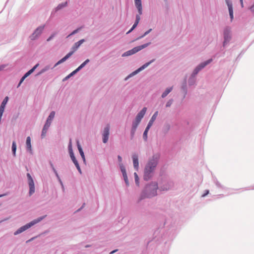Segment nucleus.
Wrapping results in <instances>:
<instances>
[{
  "label": "nucleus",
  "mask_w": 254,
  "mask_h": 254,
  "mask_svg": "<svg viewBox=\"0 0 254 254\" xmlns=\"http://www.w3.org/2000/svg\"><path fill=\"white\" fill-rule=\"evenodd\" d=\"M134 3L136 8L138 9L139 14L136 15L135 23L133 25L131 28L127 32V34H128L130 32H131L137 26L140 19V15L142 14V8L141 0H134Z\"/></svg>",
  "instance_id": "20e7f679"
},
{
  "label": "nucleus",
  "mask_w": 254,
  "mask_h": 254,
  "mask_svg": "<svg viewBox=\"0 0 254 254\" xmlns=\"http://www.w3.org/2000/svg\"><path fill=\"white\" fill-rule=\"evenodd\" d=\"M39 64H36L33 68H32L30 70H29L27 72H26L24 75L21 78L20 81L18 84V87H19L22 82L24 81V80L30 74H31L35 69L39 66Z\"/></svg>",
  "instance_id": "1a4fd4ad"
},
{
  "label": "nucleus",
  "mask_w": 254,
  "mask_h": 254,
  "mask_svg": "<svg viewBox=\"0 0 254 254\" xmlns=\"http://www.w3.org/2000/svg\"><path fill=\"white\" fill-rule=\"evenodd\" d=\"M32 239H33V238L32 239ZM31 240H31H28V241H27V242H26L27 243V242H28L29 241H30Z\"/></svg>",
  "instance_id": "09e8293b"
},
{
  "label": "nucleus",
  "mask_w": 254,
  "mask_h": 254,
  "mask_svg": "<svg viewBox=\"0 0 254 254\" xmlns=\"http://www.w3.org/2000/svg\"><path fill=\"white\" fill-rule=\"evenodd\" d=\"M84 42V39H81L78 42L75 43L73 47H72V51L68 53L65 56H64L61 60L59 61L56 64L55 66L65 62L67 59H68L78 48V47Z\"/></svg>",
  "instance_id": "7ed1b4c3"
},
{
  "label": "nucleus",
  "mask_w": 254,
  "mask_h": 254,
  "mask_svg": "<svg viewBox=\"0 0 254 254\" xmlns=\"http://www.w3.org/2000/svg\"><path fill=\"white\" fill-rule=\"evenodd\" d=\"M44 26H43L37 28L34 33L30 36V38L31 40H35L41 34L43 30L44 29Z\"/></svg>",
  "instance_id": "0eeeda50"
},
{
  "label": "nucleus",
  "mask_w": 254,
  "mask_h": 254,
  "mask_svg": "<svg viewBox=\"0 0 254 254\" xmlns=\"http://www.w3.org/2000/svg\"><path fill=\"white\" fill-rule=\"evenodd\" d=\"M85 65H86V64H85L83 62L79 66H78L76 68V70H79L80 69H81L82 67H83Z\"/></svg>",
  "instance_id": "72a5a7b5"
},
{
  "label": "nucleus",
  "mask_w": 254,
  "mask_h": 254,
  "mask_svg": "<svg viewBox=\"0 0 254 254\" xmlns=\"http://www.w3.org/2000/svg\"><path fill=\"white\" fill-rule=\"evenodd\" d=\"M28 184L29 187L34 186V183L33 179L28 180Z\"/></svg>",
  "instance_id": "473e14b6"
},
{
  "label": "nucleus",
  "mask_w": 254,
  "mask_h": 254,
  "mask_svg": "<svg viewBox=\"0 0 254 254\" xmlns=\"http://www.w3.org/2000/svg\"><path fill=\"white\" fill-rule=\"evenodd\" d=\"M16 150V142L15 141H13L12 145V151L14 156L15 155Z\"/></svg>",
  "instance_id": "a878e982"
},
{
  "label": "nucleus",
  "mask_w": 254,
  "mask_h": 254,
  "mask_svg": "<svg viewBox=\"0 0 254 254\" xmlns=\"http://www.w3.org/2000/svg\"><path fill=\"white\" fill-rule=\"evenodd\" d=\"M132 160L133 163L134 168L138 170V155L136 154H134L132 155Z\"/></svg>",
  "instance_id": "4468645a"
},
{
  "label": "nucleus",
  "mask_w": 254,
  "mask_h": 254,
  "mask_svg": "<svg viewBox=\"0 0 254 254\" xmlns=\"http://www.w3.org/2000/svg\"><path fill=\"white\" fill-rule=\"evenodd\" d=\"M109 135V126H107L104 128L103 133V142L106 143L108 140Z\"/></svg>",
  "instance_id": "9d476101"
},
{
  "label": "nucleus",
  "mask_w": 254,
  "mask_h": 254,
  "mask_svg": "<svg viewBox=\"0 0 254 254\" xmlns=\"http://www.w3.org/2000/svg\"><path fill=\"white\" fill-rule=\"evenodd\" d=\"M8 100V97L7 96L5 97L3 101L1 103V104L0 107V109L1 110L4 111L5 106Z\"/></svg>",
  "instance_id": "aec40b11"
},
{
  "label": "nucleus",
  "mask_w": 254,
  "mask_h": 254,
  "mask_svg": "<svg viewBox=\"0 0 254 254\" xmlns=\"http://www.w3.org/2000/svg\"><path fill=\"white\" fill-rule=\"evenodd\" d=\"M70 35H71L70 34L68 36H67V37H69V36H70Z\"/></svg>",
  "instance_id": "3c124183"
},
{
  "label": "nucleus",
  "mask_w": 254,
  "mask_h": 254,
  "mask_svg": "<svg viewBox=\"0 0 254 254\" xmlns=\"http://www.w3.org/2000/svg\"><path fill=\"white\" fill-rule=\"evenodd\" d=\"M1 67H0V70H1Z\"/></svg>",
  "instance_id": "603ef678"
},
{
  "label": "nucleus",
  "mask_w": 254,
  "mask_h": 254,
  "mask_svg": "<svg viewBox=\"0 0 254 254\" xmlns=\"http://www.w3.org/2000/svg\"><path fill=\"white\" fill-rule=\"evenodd\" d=\"M151 30H152L151 29H150L148 31H146L144 33V34L143 36H142L141 37H143V36H144L146 35L147 34H148V33H149L151 31Z\"/></svg>",
  "instance_id": "4c0bfd02"
},
{
  "label": "nucleus",
  "mask_w": 254,
  "mask_h": 254,
  "mask_svg": "<svg viewBox=\"0 0 254 254\" xmlns=\"http://www.w3.org/2000/svg\"><path fill=\"white\" fill-rule=\"evenodd\" d=\"M230 39V36L229 35V33H227L226 31L224 33V41L223 45L225 46L228 42H229Z\"/></svg>",
  "instance_id": "412c9836"
},
{
  "label": "nucleus",
  "mask_w": 254,
  "mask_h": 254,
  "mask_svg": "<svg viewBox=\"0 0 254 254\" xmlns=\"http://www.w3.org/2000/svg\"><path fill=\"white\" fill-rule=\"evenodd\" d=\"M51 122H48V121H47L46 122V124H45V125L44 126V127H45L46 128L48 129V128L51 125Z\"/></svg>",
  "instance_id": "7c9ffc66"
},
{
  "label": "nucleus",
  "mask_w": 254,
  "mask_h": 254,
  "mask_svg": "<svg viewBox=\"0 0 254 254\" xmlns=\"http://www.w3.org/2000/svg\"><path fill=\"white\" fill-rule=\"evenodd\" d=\"M154 60H155L153 59V60L150 61V62L145 63L142 66H141L140 67H139L138 69H137L136 70L134 71L132 73V74L134 75L136 73H137V72H138L139 71H140L143 70V69H144L145 68L147 67L150 64H151L152 62H153L154 61Z\"/></svg>",
  "instance_id": "ddd939ff"
},
{
  "label": "nucleus",
  "mask_w": 254,
  "mask_h": 254,
  "mask_svg": "<svg viewBox=\"0 0 254 254\" xmlns=\"http://www.w3.org/2000/svg\"><path fill=\"white\" fill-rule=\"evenodd\" d=\"M120 168H121V172L123 174V176L124 177V179L125 181V183H126V185L127 186H128V185H129V182H128V180L127 179V174L126 173L125 167L124 166V165L123 164H121L120 165Z\"/></svg>",
  "instance_id": "f8f14e48"
},
{
  "label": "nucleus",
  "mask_w": 254,
  "mask_h": 254,
  "mask_svg": "<svg viewBox=\"0 0 254 254\" xmlns=\"http://www.w3.org/2000/svg\"><path fill=\"white\" fill-rule=\"evenodd\" d=\"M147 110V108L146 107H144L137 115L135 121L140 122L141 119L143 118Z\"/></svg>",
  "instance_id": "9b49d317"
},
{
  "label": "nucleus",
  "mask_w": 254,
  "mask_h": 254,
  "mask_svg": "<svg viewBox=\"0 0 254 254\" xmlns=\"http://www.w3.org/2000/svg\"><path fill=\"white\" fill-rule=\"evenodd\" d=\"M250 9L253 12H254V4L251 7Z\"/></svg>",
  "instance_id": "79ce46f5"
},
{
  "label": "nucleus",
  "mask_w": 254,
  "mask_h": 254,
  "mask_svg": "<svg viewBox=\"0 0 254 254\" xmlns=\"http://www.w3.org/2000/svg\"><path fill=\"white\" fill-rule=\"evenodd\" d=\"M158 160V157L157 156H154L148 162L144 170L143 177L145 180L148 181L152 177L153 172L157 165Z\"/></svg>",
  "instance_id": "f257e3e1"
},
{
  "label": "nucleus",
  "mask_w": 254,
  "mask_h": 254,
  "mask_svg": "<svg viewBox=\"0 0 254 254\" xmlns=\"http://www.w3.org/2000/svg\"><path fill=\"white\" fill-rule=\"evenodd\" d=\"M150 43H148L143 44L141 46L135 47L133 48V49H132L131 50H129L127 52L124 53L123 54L122 56L123 57H127V56H129L132 55L133 54H134L136 53L141 50L142 49L147 47L148 46H149L150 45Z\"/></svg>",
  "instance_id": "423d86ee"
},
{
  "label": "nucleus",
  "mask_w": 254,
  "mask_h": 254,
  "mask_svg": "<svg viewBox=\"0 0 254 254\" xmlns=\"http://www.w3.org/2000/svg\"><path fill=\"white\" fill-rule=\"evenodd\" d=\"M44 217H45V216L40 217L37 219L34 220L33 221L30 222L28 224H26L25 225L23 226L22 227L19 228L17 231H16L14 232V234L15 235H18V234L23 232V231H24L26 230L27 229H28V228H30L33 225L40 222Z\"/></svg>",
  "instance_id": "39448f33"
},
{
  "label": "nucleus",
  "mask_w": 254,
  "mask_h": 254,
  "mask_svg": "<svg viewBox=\"0 0 254 254\" xmlns=\"http://www.w3.org/2000/svg\"><path fill=\"white\" fill-rule=\"evenodd\" d=\"M69 155H70V157L72 161H73V163L75 165L76 168L77 169L78 171L81 173V171L79 165L77 160L76 159V158H75V156L74 155V153H71V154H70Z\"/></svg>",
  "instance_id": "2eb2a0df"
},
{
  "label": "nucleus",
  "mask_w": 254,
  "mask_h": 254,
  "mask_svg": "<svg viewBox=\"0 0 254 254\" xmlns=\"http://www.w3.org/2000/svg\"><path fill=\"white\" fill-rule=\"evenodd\" d=\"M78 70H76V69L75 70H74V71H73L71 73H70L67 77L66 78H68L70 76L73 75V74H74L76 72H77Z\"/></svg>",
  "instance_id": "e433bc0d"
},
{
  "label": "nucleus",
  "mask_w": 254,
  "mask_h": 254,
  "mask_svg": "<svg viewBox=\"0 0 254 254\" xmlns=\"http://www.w3.org/2000/svg\"><path fill=\"white\" fill-rule=\"evenodd\" d=\"M150 127H148L147 126V127H146L145 129V131H144V133H143V138H144V139L145 140H147V133H148V131L149 130V129H150Z\"/></svg>",
  "instance_id": "b1692460"
},
{
  "label": "nucleus",
  "mask_w": 254,
  "mask_h": 254,
  "mask_svg": "<svg viewBox=\"0 0 254 254\" xmlns=\"http://www.w3.org/2000/svg\"><path fill=\"white\" fill-rule=\"evenodd\" d=\"M77 145L78 149L79 150V152L80 153V154L82 158L83 159V160L84 161H85V156H84V152H83V151L82 150L81 146H80L78 141H77Z\"/></svg>",
  "instance_id": "6ab92c4d"
},
{
  "label": "nucleus",
  "mask_w": 254,
  "mask_h": 254,
  "mask_svg": "<svg viewBox=\"0 0 254 254\" xmlns=\"http://www.w3.org/2000/svg\"><path fill=\"white\" fill-rule=\"evenodd\" d=\"M158 111H156L154 114V115L151 117L150 120L149 121V123L148 124L147 127H151L152 126L154 122L156 120V118H157V117L158 116Z\"/></svg>",
  "instance_id": "f3484780"
},
{
  "label": "nucleus",
  "mask_w": 254,
  "mask_h": 254,
  "mask_svg": "<svg viewBox=\"0 0 254 254\" xmlns=\"http://www.w3.org/2000/svg\"><path fill=\"white\" fill-rule=\"evenodd\" d=\"M3 196V195H0V197Z\"/></svg>",
  "instance_id": "8fccbe9b"
},
{
  "label": "nucleus",
  "mask_w": 254,
  "mask_h": 254,
  "mask_svg": "<svg viewBox=\"0 0 254 254\" xmlns=\"http://www.w3.org/2000/svg\"><path fill=\"white\" fill-rule=\"evenodd\" d=\"M27 177H28V180H31V179H32V177H31V175H30V174L28 173V174H27Z\"/></svg>",
  "instance_id": "ea45409f"
},
{
  "label": "nucleus",
  "mask_w": 254,
  "mask_h": 254,
  "mask_svg": "<svg viewBox=\"0 0 254 254\" xmlns=\"http://www.w3.org/2000/svg\"><path fill=\"white\" fill-rule=\"evenodd\" d=\"M240 0V2H241L242 6L243 7V0Z\"/></svg>",
  "instance_id": "de8ad7c7"
},
{
  "label": "nucleus",
  "mask_w": 254,
  "mask_h": 254,
  "mask_svg": "<svg viewBox=\"0 0 254 254\" xmlns=\"http://www.w3.org/2000/svg\"><path fill=\"white\" fill-rule=\"evenodd\" d=\"M26 145L27 149L32 153V147L31 144V138L29 136H28L26 138Z\"/></svg>",
  "instance_id": "a211bd4d"
},
{
  "label": "nucleus",
  "mask_w": 254,
  "mask_h": 254,
  "mask_svg": "<svg viewBox=\"0 0 254 254\" xmlns=\"http://www.w3.org/2000/svg\"><path fill=\"white\" fill-rule=\"evenodd\" d=\"M211 61L212 59H210L200 64L194 69L193 74L194 75L196 74L200 70H201L202 68L204 67L206 65L209 64Z\"/></svg>",
  "instance_id": "6e6552de"
},
{
  "label": "nucleus",
  "mask_w": 254,
  "mask_h": 254,
  "mask_svg": "<svg viewBox=\"0 0 254 254\" xmlns=\"http://www.w3.org/2000/svg\"><path fill=\"white\" fill-rule=\"evenodd\" d=\"M158 185L156 183H152L150 185L147 186L144 191L142 193V197H151L157 194V190Z\"/></svg>",
  "instance_id": "f03ea898"
},
{
  "label": "nucleus",
  "mask_w": 254,
  "mask_h": 254,
  "mask_svg": "<svg viewBox=\"0 0 254 254\" xmlns=\"http://www.w3.org/2000/svg\"><path fill=\"white\" fill-rule=\"evenodd\" d=\"M118 158L119 161L121 162L122 161V157L120 156H118Z\"/></svg>",
  "instance_id": "a19ab883"
},
{
  "label": "nucleus",
  "mask_w": 254,
  "mask_h": 254,
  "mask_svg": "<svg viewBox=\"0 0 254 254\" xmlns=\"http://www.w3.org/2000/svg\"><path fill=\"white\" fill-rule=\"evenodd\" d=\"M172 102H173V100H172V99L169 100L167 102V103H166V106L167 107H170V106L172 105Z\"/></svg>",
  "instance_id": "2f4dec72"
},
{
  "label": "nucleus",
  "mask_w": 254,
  "mask_h": 254,
  "mask_svg": "<svg viewBox=\"0 0 254 254\" xmlns=\"http://www.w3.org/2000/svg\"><path fill=\"white\" fill-rule=\"evenodd\" d=\"M47 130H48V129L46 128V127H43V128L42 129V134H41L42 138H44L46 136Z\"/></svg>",
  "instance_id": "bb28decb"
},
{
  "label": "nucleus",
  "mask_w": 254,
  "mask_h": 254,
  "mask_svg": "<svg viewBox=\"0 0 254 254\" xmlns=\"http://www.w3.org/2000/svg\"><path fill=\"white\" fill-rule=\"evenodd\" d=\"M55 115V112L54 111H52L49 116L47 121L51 122L52 120L54 119Z\"/></svg>",
  "instance_id": "393cba45"
},
{
  "label": "nucleus",
  "mask_w": 254,
  "mask_h": 254,
  "mask_svg": "<svg viewBox=\"0 0 254 254\" xmlns=\"http://www.w3.org/2000/svg\"><path fill=\"white\" fill-rule=\"evenodd\" d=\"M68 150H69V154H70L71 153H73V150H72V144H71V140H70L69 143V145H68Z\"/></svg>",
  "instance_id": "c756f323"
},
{
  "label": "nucleus",
  "mask_w": 254,
  "mask_h": 254,
  "mask_svg": "<svg viewBox=\"0 0 254 254\" xmlns=\"http://www.w3.org/2000/svg\"><path fill=\"white\" fill-rule=\"evenodd\" d=\"M66 4H67V2H65L64 4H60V5H59L58 6V7H57V9H61L62 7H64V6H66Z\"/></svg>",
  "instance_id": "c9c22d12"
},
{
  "label": "nucleus",
  "mask_w": 254,
  "mask_h": 254,
  "mask_svg": "<svg viewBox=\"0 0 254 254\" xmlns=\"http://www.w3.org/2000/svg\"><path fill=\"white\" fill-rule=\"evenodd\" d=\"M35 191V187L33 186H30L29 187V194L30 195H32Z\"/></svg>",
  "instance_id": "cd10ccee"
},
{
  "label": "nucleus",
  "mask_w": 254,
  "mask_h": 254,
  "mask_svg": "<svg viewBox=\"0 0 254 254\" xmlns=\"http://www.w3.org/2000/svg\"><path fill=\"white\" fill-rule=\"evenodd\" d=\"M89 60H88V59H87L86 60H85V61L84 62V64H86L88 63H89Z\"/></svg>",
  "instance_id": "37998d69"
},
{
  "label": "nucleus",
  "mask_w": 254,
  "mask_h": 254,
  "mask_svg": "<svg viewBox=\"0 0 254 254\" xmlns=\"http://www.w3.org/2000/svg\"><path fill=\"white\" fill-rule=\"evenodd\" d=\"M117 251V250H114V251H113L111 252L110 253V254H114V253H115V252H116Z\"/></svg>",
  "instance_id": "49530a36"
},
{
  "label": "nucleus",
  "mask_w": 254,
  "mask_h": 254,
  "mask_svg": "<svg viewBox=\"0 0 254 254\" xmlns=\"http://www.w3.org/2000/svg\"><path fill=\"white\" fill-rule=\"evenodd\" d=\"M53 37V35L50 36L47 40V41H49Z\"/></svg>",
  "instance_id": "c03bdc74"
},
{
  "label": "nucleus",
  "mask_w": 254,
  "mask_h": 254,
  "mask_svg": "<svg viewBox=\"0 0 254 254\" xmlns=\"http://www.w3.org/2000/svg\"><path fill=\"white\" fill-rule=\"evenodd\" d=\"M209 192L208 190H207L206 192H205V193L202 195V196H205L206 194H207Z\"/></svg>",
  "instance_id": "a18cd8bd"
},
{
  "label": "nucleus",
  "mask_w": 254,
  "mask_h": 254,
  "mask_svg": "<svg viewBox=\"0 0 254 254\" xmlns=\"http://www.w3.org/2000/svg\"><path fill=\"white\" fill-rule=\"evenodd\" d=\"M78 30V29H76V30H74V31H73L71 34H70V35H73V34H74L76 33L77 32Z\"/></svg>",
  "instance_id": "58836bf2"
},
{
  "label": "nucleus",
  "mask_w": 254,
  "mask_h": 254,
  "mask_svg": "<svg viewBox=\"0 0 254 254\" xmlns=\"http://www.w3.org/2000/svg\"><path fill=\"white\" fill-rule=\"evenodd\" d=\"M139 123L140 122H137L135 120V121L132 123V131H131L132 135L134 134V132L135 131Z\"/></svg>",
  "instance_id": "5701e85b"
},
{
  "label": "nucleus",
  "mask_w": 254,
  "mask_h": 254,
  "mask_svg": "<svg viewBox=\"0 0 254 254\" xmlns=\"http://www.w3.org/2000/svg\"><path fill=\"white\" fill-rule=\"evenodd\" d=\"M134 178H135V182L136 184L138 186L139 185V178L136 173H134Z\"/></svg>",
  "instance_id": "c85d7f7f"
},
{
  "label": "nucleus",
  "mask_w": 254,
  "mask_h": 254,
  "mask_svg": "<svg viewBox=\"0 0 254 254\" xmlns=\"http://www.w3.org/2000/svg\"><path fill=\"white\" fill-rule=\"evenodd\" d=\"M173 87L168 88L166 89V90L162 93V97L163 98H165L167 95L172 90Z\"/></svg>",
  "instance_id": "4be33fe9"
},
{
  "label": "nucleus",
  "mask_w": 254,
  "mask_h": 254,
  "mask_svg": "<svg viewBox=\"0 0 254 254\" xmlns=\"http://www.w3.org/2000/svg\"><path fill=\"white\" fill-rule=\"evenodd\" d=\"M227 3L228 7L229 14L231 18V21H232L234 18L232 4L231 3L228 2V1H227Z\"/></svg>",
  "instance_id": "dca6fc26"
},
{
  "label": "nucleus",
  "mask_w": 254,
  "mask_h": 254,
  "mask_svg": "<svg viewBox=\"0 0 254 254\" xmlns=\"http://www.w3.org/2000/svg\"><path fill=\"white\" fill-rule=\"evenodd\" d=\"M85 65H86V64H85L83 62L79 66H78L76 68V70H79L80 69H81L82 67H83Z\"/></svg>",
  "instance_id": "f704fd0d"
}]
</instances>
